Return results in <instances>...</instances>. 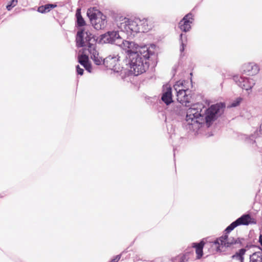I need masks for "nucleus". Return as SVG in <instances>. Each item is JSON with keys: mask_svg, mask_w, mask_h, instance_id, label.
<instances>
[{"mask_svg": "<svg viewBox=\"0 0 262 262\" xmlns=\"http://www.w3.org/2000/svg\"><path fill=\"white\" fill-rule=\"evenodd\" d=\"M225 107V105L223 103L212 105L209 108L202 103L193 104L187 111L184 123L185 127L189 130H195L205 123L209 127L224 113Z\"/></svg>", "mask_w": 262, "mask_h": 262, "instance_id": "1", "label": "nucleus"}, {"mask_svg": "<svg viewBox=\"0 0 262 262\" xmlns=\"http://www.w3.org/2000/svg\"><path fill=\"white\" fill-rule=\"evenodd\" d=\"M135 49L125 51L128 56L124 62L130 74L138 76L148 69L149 65L147 59L154 54V52L147 46H139L137 43Z\"/></svg>", "mask_w": 262, "mask_h": 262, "instance_id": "2", "label": "nucleus"}, {"mask_svg": "<svg viewBox=\"0 0 262 262\" xmlns=\"http://www.w3.org/2000/svg\"><path fill=\"white\" fill-rule=\"evenodd\" d=\"M251 217L249 214H244L236 221L232 222L225 230V234L217 238L213 242V245L217 251L222 252L225 249L228 247H240L242 245V241L239 238H234L229 236L228 233L232 231L235 227L241 225H248L250 223H253Z\"/></svg>", "mask_w": 262, "mask_h": 262, "instance_id": "3", "label": "nucleus"}, {"mask_svg": "<svg viewBox=\"0 0 262 262\" xmlns=\"http://www.w3.org/2000/svg\"><path fill=\"white\" fill-rule=\"evenodd\" d=\"M101 39L104 43L115 44L119 46L125 51L133 50L137 47L135 42L123 39L118 31H109L103 34Z\"/></svg>", "mask_w": 262, "mask_h": 262, "instance_id": "4", "label": "nucleus"}, {"mask_svg": "<svg viewBox=\"0 0 262 262\" xmlns=\"http://www.w3.org/2000/svg\"><path fill=\"white\" fill-rule=\"evenodd\" d=\"M140 23V19L136 18L134 20L126 17H120L117 20V26L122 32H126L127 34L140 32L138 24Z\"/></svg>", "mask_w": 262, "mask_h": 262, "instance_id": "5", "label": "nucleus"}, {"mask_svg": "<svg viewBox=\"0 0 262 262\" xmlns=\"http://www.w3.org/2000/svg\"><path fill=\"white\" fill-rule=\"evenodd\" d=\"M87 15L95 29L97 30L103 29L106 26V17L98 10L95 8L89 9Z\"/></svg>", "mask_w": 262, "mask_h": 262, "instance_id": "6", "label": "nucleus"}, {"mask_svg": "<svg viewBox=\"0 0 262 262\" xmlns=\"http://www.w3.org/2000/svg\"><path fill=\"white\" fill-rule=\"evenodd\" d=\"M173 88L176 91L178 101L187 106V103L190 102L191 91L189 89H184L182 83L179 84L178 82L173 85Z\"/></svg>", "mask_w": 262, "mask_h": 262, "instance_id": "7", "label": "nucleus"}, {"mask_svg": "<svg viewBox=\"0 0 262 262\" xmlns=\"http://www.w3.org/2000/svg\"><path fill=\"white\" fill-rule=\"evenodd\" d=\"M91 38L95 39L94 35L89 31L80 30L78 31L76 36V42L78 47H84L85 51L90 48L89 42Z\"/></svg>", "mask_w": 262, "mask_h": 262, "instance_id": "8", "label": "nucleus"}, {"mask_svg": "<svg viewBox=\"0 0 262 262\" xmlns=\"http://www.w3.org/2000/svg\"><path fill=\"white\" fill-rule=\"evenodd\" d=\"M89 44L90 45V48H88L89 53L91 54V58L94 61V63L97 65H100L103 64V59L101 57L98 51L96 49V39L91 38Z\"/></svg>", "mask_w": 262, "mask_h": 262, "instance_id": "9", "label": "nucleus"}, {"mask_svg": "<svg viewBox=\"0 0 262 262\" xmlns=\"http://www.w3.org/2000/svg\"><path fill=\"white\" fill-rule=\"evenodd\" d=\"M241 71L248 75H254L258 73L259 68L254 63H247L242 66Z\"/></svg>", "mask_w": 262, "mask_h": 262, "instance_id": "10", "label": "nucleus"}, {"mask_svg": "<svg viewBox=\"0 0 262 262\" xmlns=\"http://www.w3.org/2000/svg\"><path fill=\"white\" fill-rule=\"evenodd\" d=\"M190 19H192V15L191 13H188L180 21L179 28L182 31L186 32L190 30L191 29L190 25L192 23Z\"/></svg>", "mask_w": 262, "mask_h": 262, "instance_id": "11", "label": "nucleus"}, {"mask_svg": "<svg viewBox=\"0 0 262 262\" xmlns=\"http://www.w3.org/2000/svg\"><path fill=\"white\" fill-rule=\"evenodd\" d=\"M164 89H165V91L163 93L161 99L168 105L172 102L171 88L168 85H166Z\"/></svg>", "mask_w": 262, "mask_h": 262, "instance_id": "12", "label": "nucleus"}, {"mask_svg": "<svg viewBox=\"0 0 262 262\" xmlns=\"http://www.w3.org/2000/svg\"><path fill=\"white\" fill-rule=\"evenodd\" d=\"M119 58L116 56H108L103 59V64L107 68L112 70L115 64L118 61Z\"/></svg>", "mask_w": 262, "mask_h": 262, "instance_id": "13", "label": "nucleus"}, {"mask_svg": "<svg viewBox=\"0 0 262 262\" xmlns=\"http://www.w3.org/2000/svg\"><path fill=\"white\" fill-rule=\"evenodd\" d=\"M246 250L241 249L238 252L232 256V262H244V255L246 254Z\"/></svg>", "mask_w": 262, "mask_h": 262, "instance_id": "14", "label": "nucleus"}, {"mask_svg": "<svg viewBox=\"0 0 262 262\" xmlns=\"http://www.w3.org/2000/svg\"><path fill=\"white\" fill-rule=\"evenodd\" d=\"M243 80H244L242 81L243 83L242 86L243 89L246 90H251L255 84V81L252 78H247L243 76Z\"/></svg>", "mask_w": 262, "mask_h": 262, "instance_id": "15", "label": "nucleus"}, {"mask_svg": "<svg viewBox=\"0 0 262 262\" xmlns=\"http://www.w3.org/2000/svg\"><path fill=\"white\" fill-rule=\"evenodd\" d=\"M248 262H262V250L249 254Z\"/></svg>", "mask_w": 262, "mask_h": 262, "instance_id": "16", "label": "nucleus"}, {"mask_svg": "<svg viewBox=\"0 0 262 262\" xmlns=\"http://www.w3.org/2000/svg\"><path fill=\"white\" fill-rule=\"evenodd\" d=\"M140 32H147L151 28V26L148 25V20L146 18L140 19V23L138 24Z\"/></svg>", "mask_w": 262, "mask_h": 262, "instance_id": "17", "label": "nucleus"}, {"mask_svg": "<svg viewBox=\"0 0 262 262\" xmlns=\"http://www.w3.org/2000/svg\"><path fill=\"white\" fill-rule=\"evenodd\" d=\"M204 245L203 242H201L200 243H193V247L195 248V252L197 254V259H200L203 255V248Z\"/></svg>", "mask_w": 262, "mask_h": 262, "instance_id": "18", "label": "nucleus"}, {"mask_svg": "<svg viewBox=\"0 0 262 262\" xmlns=\"http://www.w3.org/2000/svg\"><path fill=\"white\" fill-rule=\"evenodd\" d=\"M56 6L57 5L55 4H47L39 7L37 11L41 13H46L49 12L51 9L55 8Z\"/></svg>", "mask_w": 262, "mask_h": 262, "instance_id": "19", "label": "nucleus"}, {"mask_svg": "<svg viewBox=\"0 0 262 262\" xmlns=\"http://www.w3.org/2000/svg\"><path fill=\"white\" fill-rule=\"evenodd\" d=\"M76 16L77 17V23L79 27H82L85 25V22L80 14V9H78L76 11Z\"/></svg>", "mask_w": 262, "mask_h": 262, "instance_id": "20", "label": "nucleus"}, {"mask_svg": "<svg viewBox=\"0 0 262 262\" xmlns=\"http://www.w3.org/2000/svg\"><path fill=\"white\" fill-rule=\"evenodd\" d=\"M233 79L235 83L242 88V84L243 82H242L243 80V76H241L239 75H235L233 76Z\"/></svg>", "mask_w": 262, "mask_h": 262, "instance_id": "21", "label": "nucleus"}, {"mask_svg": "<svg viewBox=\"0 0 262 262\" xmlns=\"http://www.w3.org/2000/svg\"><path fill=\"white\" fill-rule=\"evenodd\" d=\"M115 72L119 73L123 71L127 70L126 66L125 67L120 66V64L118 63V61L115 64V66L112 69Z\"/></svg>", "mask_w": 262, "mask_h": 262, "instance_id": "22", "label": "nucleus"}, {"mask_svg": "<svg viewBox=\"0 0 262 262\" xmlns=\"http://www.w3.org/2000/svg\"><path fill=\"white\" fill-rule=\"evenodd\" d=\"M88 59L89 58L87 55L85 54L81 55L78 57V62L80 63V64L83 66L89 62Z\"/></svg>", "mask_w": 262, "mask_h": 262, "instance_id": "23", "label": "nucleus"}, {"mask_svg": "<svg viewBox=\"0 0 262 262\" xmlns=\"http://www.w3.org/2000/svg\"><path fill=\"white\" fill-rule=\"evenodd\" d=\"M171 111L173 114L177 115H181L183 113L181 109V106L180 104L174 105Z\"/></svg>", "mask_w": 262, "mask_h": 262, "instance_id": "24", "label": "nucleus"}, {"mask_svg": "<svg viewBox=\"0 0 262 262\" xmlns=\"http://www.w3.org/2000/svg\"><path fill=\"white\" fill-rule=\"evenodd\" d=\"M177 260H180V262H185L187 260L186 259V257L185 255L183 256H178L174 258H173L172 261V262H176L175 261Z\"/></svg>", "mask_w": 262, "mask_h": 262, "instance_id": "25", "label": "nucleus"}, {"mask_svg": "<svg viewBox=\"0 0 262 262\" xmlns=\"http://www.w3.org/2000/svg\"><path fill=\"white\" fill-rule=\"evenodd\" d=\"M17 3V0H11L10 4L7 6V9L8 10L10 11L12 7H14L16 5Z\"/></svg>", "mask_w": 262, "mask_h": 262, "instance_id": "26", "label": "nucleus"}, {"mask_svg": "<svg viewBox=\"0 0 262 262\" xmlns=\"http://www.w3.org/2000/svg\"><path fill=\"white\" fill-rule=\"evenodd\" d=\"M183 34H181L180 35V40H181V47H180V51L181 52V53H182L184 51V49H185V47L186 46L185 44L184 43L183 40Z\"/></svg>", "mask_w": 262, "mask_h": 262, "instance_id": "27", "label": "nucleus"}, {"mask_svg": "<svg viewBox=\"0 0 262 262\" xmlns=\"http://www.w3.org/2000/svg\"><path fill=\"white\" fill-rule=\"evenodd\" d=\"M76 70L78 74L82 75L83 74V69L80 68L79 65L76 66Z\"/></svg>", "mask_w": 262, "mask_h": 262, "instance_id": "28", "label": "nucleus"}, {"mask_svg": "<svg viewBox=\"0 0 262 262\" xmlns=\"http://www.w3.org/2000/svg\"><path fill=\"white\" fill-rule=\"evenodd\" d=\"M242 99L241 98H238L237 99L236 102H233L231 104V106L235 107L237 106L241 102Z\"/></svg>", "mask_w": 262, "mask_h": 262, "instance_id": "29", "label": "nucleus"}, {"mask_svg": "<svg viewBox=\"0 0 262 262\" xmlns=\"http://www.w3.org/2000/svg\"><path fill=\"white\" fill-rule=\"evenodd\" d=\"M83 67L89 72H91V66L89 62L83 66Z\"/></svg>", "mask_w": 262, "mask_h": 262, "instance_id": "30", "label": "nucleus"}, {"mask_svg": "<svg viewBox=\"0 0 262 262\" xmlns=\"http://www.w3.org/2000/svg\"><path fill=\"white\" fill-rule=\"evenodd\" d=\"M120 257L121 255H118L114 259H112L110 262H118Z\"/></svg>", "mask_w": 262, "mask_h": 262, "instance_id": "31", "label": "nucleus"}, {"mask_svg": "<svg viewBox=\"0 0 262 262\" xmlns=\"http://www.w3.org/2000/svg\"><path fill=\"white\" fill-rule=\"evenodd\" d=\"M259 242L260 244V245L262 246V235L260 234L259 237Z\"/></svg>", "mask_w": 262, "mask_h": 262, "instance_id": "32", "label": "nucleus"}, {"mask_svg": "<svg viewBox=\"0 0 262 262\" xmlns=\"http://www.w3.org/2000/svg\"><path fill=\"white\" fill-rule=\"evenodd\" d=\"M155 45H151V48L152 49H154L155 48Z\"/></svg>", "mask_w": 262, "mask_h": 262, "instance_id": "33", "label": "nucleus"}, {"mask_svg": "<svg viewBox=\"0 0 262 262\" xmlns=\"http://www.w3.org/2000/svg\"><path fill=\"white\" fill-rule=\"evenodd\" d=\"M260 129L262 131V124L260 125Z\"/></svg>", "mask_w": 262, "mask_h": 262, "instance_id": "34", "label": "nucleus"}, {"mask_svg": "<svg viewBox=\"0 0 262 262\" xmlns=\"http://www.w3.org/2000/svg\"><path fill=\"white\" fill-rule=\"evenodd\" d=\"M176 262H180V260H177L175 261Z\"/></svg>", "mask_w": 262, "mask_h": 262, "instance_id": "35", "label": "nucleus"}]
</instances>
